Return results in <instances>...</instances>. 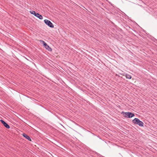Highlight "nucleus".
I'll return each instance as SVG.
<instances>
[{
	"label": "nucleus",
	"mask_w": 157,
	"mask_h": 157,
	"mask_svg": "<svg viewBox=\"0 0 157 157\" xmlns=\"http://www.w3.org/2000/svg\"><path fill=\"white\" fill-rule=\"evenodd\" d=\"M132 121L133 123L138 125L140 126L143 127L144 126L143 122L137 118H135L132 120Z\"/></svg>",
	"instance_id": "nucleus-1"
},
{
	"label": "nucleus",
	"mask_w": 157,
	"mask_h": 157,
	"mask_svg": "<svg viewBox=\"0 0 157 157\" xmlns=\"http://www.w3.org/2000/svg\"><path fill=\"white\" fill-rule=\"evenodd\" d=\"M30 13L31 14L34 15L35 16L39 18L40 19L42 20L43 19L42 16L38 13H36L35 11H30Z\"/></svg>",
	"instance_id": "nucleus-2"
},
{
	"label": "nucleus",
	"mask_w": 157,
	"mask_h": 157,
	"mask_svg": "<svg viewBox=\"0 0 157 157\" xmlns=\"http://www.w3.org/2000/svg\"><path fill=\"white\" fill-rule=\"evenodd\" d=\"M41 43H42L43 46H44L45 48L47 49V50H48L49 51H52V48L50 47L47 44L45 43L44 41L42 40H40Z\"/></svg>",
	"instance_id": "nucleus-3"
},
{
	"label": "nucleus",
	"mask_w": 157,
	"mask_h": 157,
	"mask_svg": "<svg viewBox=\"0 0 157 157\" xmlns=\"http://www.w3.org/2000/svg\"><path fill=\"white\" fill-rule=\"evenodd\" d=\"M44 22L46 25L52 28H53L54 27L53 25L49 20L47 19H45L44 20Z\"/></svg>",
	"instance_id": "nucleus-4"
},
{
	"label": "nucleus",
	"mask_w": 157,
	"mask_h": 157,
	"mask_svg": "<svg viewBox=\"0 0 157 157\" xmlns=\"http://www.w3.org/2000/svg\"><path fill=\"white\" fill-rule=\"evenodd\" d=\"M124 115L125 117L129 118H132L135 116L134 113L131 112H125L124 113Z\"/></svg>",
	"instance_id": "nucleus-5"
},
{
	"label": "nucleus",
	"mask_w": 157,
	"mask_h": 157,
	"mask_svg": "<svg viewBox=\"0 0 157 157\" xmlns=\"http://www.w3.org/2000/svg\"><path fill=\"white\" fill-rule=\"evenodd\" d=\"M0 121L6 128H7L8 129H9L10 128V126L4 121L3 120H0Z\"/></svg>",
	"instance_id": "nucleus-6"
},
{
	"label": "nucleus",
	"mask_w": 157,
	"mask_h": 157,
	"mask_svg": "<svg viewBox=\"0 0 157 157\" xmlns=\"http://www.w3.org/2000/svg\"><path fill=\"white\" fill-rule=\"evenodd\" d=\"M23 136L26 139L28 140L29 141H31V138H30L29 136H28L25 133H23L22 134Z\"/></svg>",
	"instance_id": "nucleus-7"
},
{
	"label": "nucleus",
	"mask_w": 157,
	"mask_h": 157,
	"mask_svg": "<svg viewBox=\"0 0 157 157\" xmlns=\"http://www.w3.org/2000/svg\"><path fill=\"white\" fill-rule=\"evenodd\" d=\"M125 76L127 78L130 79L132 78V76L128 74H126L125 75Z\"/></svg>",
	"instance_id": "nucleus-8"
},
{
	"label": "nucleus",
	"mask_w": 157,
	"mask_h": 157,
	"mask_svg": "<svg viewBox=\"0 0 157 157\" xmlns=\"http://www.w3.org/2000/svg\"><path fill=\"white\" fill-rule=\"evenodd\" d=\"M96 154H97V155H100V154H98V153H96Z\"/></svg>",
	"instance_id": "nucleus-9"
}]
</instances>
